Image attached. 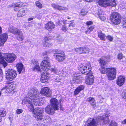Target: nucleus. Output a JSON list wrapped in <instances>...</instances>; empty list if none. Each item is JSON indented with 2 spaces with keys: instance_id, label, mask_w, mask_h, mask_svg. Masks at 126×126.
Wrapping results in <instances>:
<instances>
[{
  "instance_id": "nucleus-1",
  "label": "nucleus",
  "mask_w": 126,
  "mask_h": 126,
  "mask_svg": "<svg viewBox=\"0 0 126 126\" xmlns=\"http://www.w3.org/2000/svg\"><path fill=\"white\" fill-rule=\"evenodd\" d=\"M39 97L37 92L33 89L30 90L28 93V96L25 97L22 100V102L24 104H27V106L30 110L33 108V105L40 106L41 105Z\"/></svg>"
},
{
  "instance_id": "nucleus-2",
  "label": "nucleus",
  "mask_w": 126,
  "mask_h": 126,
  "mask_svg": "<svg viewBox=\"0 0 126 126\" xmlns=\"http://www.w3.org/2000/svg\"><path fill=\"white\" fill-rule=\"evenodd\" d=\"M79 70H81L82 74L88 75V77L86 78L85 83L88 85L92 84L94 82V79L93 74L91 71V66L89 63L87 65H83L82 64H80L79 68Z\"/></svg>"
},
{
  "instance_id": "nucleus-3",
  "label": "nucleus",
  "mask_w": 126,
  "mask_h": 126,
  "mask_svg": "<svg viewBox=\"0 0 126 126\" xmlns=\"http://www.w3.org/2000/svg\"><path fill=\"white\" fill-rule=\"evenodd\" d=\"M100 71L101 74H107L108 79L109 80H112L116 78V70L113 68H107L101 66L100 68Z\"/></svg>"
},
{
  "instance_id": "nucleus-4",
  "label": "nucleus",
  "mask_w": 126,
  "mask_h": 126,
  "mask_svg": "<svg viewBox=\"0 0 126 126\" xmlns=\"http://www.w3.org/2000/svg\"><path fill=\"white\" fill-rule=\"evenodd\" d=\"M110 19L113 24L117 25L121 22V16L119 13L114 12L111 14Z\"/></svg>"
},
{
  "instance_id": "nucleus-5",
  "label": "nucleus",
  "mask_w": 126,
  "mask_h": 126,
  "mask_svg": "<svg viewBox=\"0 0 126 126\" xmlns=\"http://www.w3.org/2000/svg\"><path fill=\"white\" fill-rule=\"evenodd\" d=\"M54 56L56 60L59 62L64 61L66 59V55L64 52L57 50H55Z\"/></svg>"
},
{
  "instance_id": "nucleus-6",
  "label": "nucleus",
  "mask_w": 126,
  "mask_h": 126,
  "mask_svg": "<svg viewBox=\"0 0 126 126\" xmlns=\"http://www.w3.org/2000/svg\"><path fill=\"white\" fill-rule=\"evenodd\" d=\"M98 3L99 5L105 7H115L116 5L115 0H99Z\"/></svg>"
},
{
  "instance_id": "nucleus-7",
  "label": "nucleus",
  "mask_w": 126,
  "mask_h": 126,
  "mask_svg": "<svg viewBox=\"0 0 126 126\" xmlns=\"http://www.w3.org/2000/svg\"><path fill=\"white\" fill-rule=\"evenodd\" d=\"M50 66V63L48 57L47 56L45 57L44 60L42 61L41 64V69L43 70H47L48 69V67Z\"/></svg>"
},
{
  "instance_id": "nucleus-8",
  "label": "nucleus",
  "mask_w": 126,
  "mask_h": 126,
  "mask_svg": "<svg viewBox=\"0 0 126 126\" xmlns=\"http://www.w3.org/2000/svg\"><path fill=\"white\" fill-rule=\"evenodd\" d=\"M30 110L32 113L33 116L36 119L38 120H41L44 115L41 110L36 109H34L33 108Z\"/></svg>"
},
{
  "instance_id": "nucleus-9",
  "label": "nucleus",
  "mask_w": 126,
  "mask_h": 126,
  "mask_svg": "<svg viewBox=\"0 0 126 126\" xmlns=\"http://www.w3.org/2000/svg\"><path fill=\"white\" fill-rule=\"evenodd\" d=\"M16 75L17 72L13 69L9 70L6 72L5 77L9 80H12L16 77Z\"/></svg>"
},
{
  "instance_id": "nucleus-10",
  "label": "nucleus",
  "mask_w": 126,
  "mask_h": 126,
  "mask_svg": "<svg viewBox=\"0 0 126 126\" xmlns=\"http://www.w3.org/2000/svg\"><path fill=\"white\" fill-rule=\"evenodd\" d=\"M4 59H5L8 63H12L16 58V55L11 53H5L4 57L3 56Z\"/></svg>"
},
{
  "instance_id": "nucleus-11",
  "label": "nucleus",
  "mask_w": 126,
  "mask_h": 126,
  "mask_svg": "<svg viewBox=\"0 0 126 126\" xmlns=\"http://www.w3.org/2000/svg\"><path fill=\"white\" fill-rule=\"evenodd\" d=\"M108 116H98L97 117V120L98 122H100V125H102L109 123L110 120L108 117Z\"/></svg>"
},
{
  "instance_id": "nucleus-12",
  "label": "nucleus",
  "mask_w": 126,
  "mask_h": 126,
  "mask_svg": "<svg viewBox=\"0 0 126 126\" xmlns=\"http://www.w3.org/2000/svg\"><path fill=\"white\" fill-rule=\"evenodd\" d=\"M87 126H97L100 125V122H98L97 120V117L96 119L94 118H90L87 121Z\"/></svg>"
},
{
  "instance_id": "nucleus-13",
  "label": "nucleus",
  "mask_w": 126,
  "mask_h": 126,
  "mask_svg": "<svg viewBox=\"0 0 126 126\" xmlns=\"http://www.w3.org/2000/svg\"><path fill=\"white\" fill-rule=\"evenodd\" d=\"M41 94L47 97H49L51 95V92L48 87H45L41 91Z\"/></svg>"
},
{
  "instance_id": "nucleus-14",
  "label": "nucleus",
  "mask_w": 126,
  "mask_h": 126,
  "mask_svg": "<svg viewBox=\"0 0 126 126\" xmlns=\"http://www.w3.org/2000/svg\"><path fill=\"white\" fill-rule=\"evenodd\" d=\"M56 110L55 108H54L51 105H49L47 106L45 108V111L46 113L50 115H53L54 112Z\"/></svg>"
},
{
  "instance_id": "nucleus-15",
  "label": "nucleus",
  "mask_w": 126,
  "mask_h": 126,
  "mask_svg": "<svg viewBox=\"0 0 126 126\" xmlns=\"http://www.w3.org/2000/svg\"><path fill=\"white\" fill-rule=\"evenodd\" d=\"M49 73L47 71H44L41 75V81L42 82L46 83L48 79Z\"/></svg>"
},
{
  "instance_id": "nucleus-16",
  "label": "nucleus",
  "mask_w": 126,
  "mask_h": 126,
  "mask_svg": "<svg viewBox=\"0 0 126 126\" xmlns=\"http://www.w3.org/2000/svg\"><path fill=\"white\" fill-rule=\"evenodd\" d=\"M8 38V35L6 33H4L0 35V46L3 45L6 42Z\"/></svg>"
},
{
  "instance_id": "nucleus-17",
  "label": "nucleus",
  "mask_w": 126,
  "mask_h": 126,
  "mask_svg": "<svg viewBox=\"0 0 126 126\" xmlns=\"http://www.w3.org/2000/svg\"><path fill=\"white\" fill-rule=\"evenodd\" d=\"M125 81V78L124 77L120 76L116 80V83L120 86H122Z\"/></svg>"
},
{
  "instance_id": "nucleus-18",
  "label": "nucleus",
  "mask_w": 126,
  "mask_h": 126,
  "mask_svg": "<svg viewBox=\"0 0 126 126\" xmlns=\"http://www.w3.org/2000/svg\"><path fill=\"white\" fill-rule=\"evenodd\" d=\"M51 105L55 108L56 110H59V103L58 100L55 98L52 99L50 100Z\"/></svg>"
},
{
  "instance_id": "nucleus-19",
  "label": "nucleus",
  "mask_w": 126,
  "mask_h": 126,
  "mask_svg": "<svg viewBox=\"0 0 126 126\" xmlns=\"http://www.w3.org/2000/svg\"><path fill=\"white\" fill-rule=\"evenodd\" d=\"M55 25L51 21L48 22L45 26V28L49 31H50L54 28Z\"/></svg>"
},
{
  "instance_id": "nucleus-20",
  "label": "nucleus",
  "mask_w": 126,
  "mask_h": 126,
  "mask_svg": "<svg viewBox=\"0 0 126 126\" xmlns=\"http://www.w3.org/2000/svg\"><path fill=\"white\" fill-rule=\"evenodd\" d=\"M31 63L32 64L35 65L33 68L32 70L39 71L40 70V68L38 65L37 61L35 60H32L31 61Z\"/></svg>"
},
{
  "instance_id": "nucleus-21",
  "label": "nucleus",
  "mask_w": 126,
  "mask_h": 126,
  "mask_svg": "<svg viewBox=\"0 0 126 126\" xmlns=\"http://www.w3.org/2000/svg\"><path fill=\"white\" fill-rule=\"evenodd\" d=\"M9 31L10 32L15 35L18 34L19 33H20L21 32L20 30L18 29L17 28H14L12 27L9 28Z\"/></svg>"
},
{
  "instance_id": "nucleus-22",
  "label": "nucleus",
  "mask_w": 126,
  "mask_h": 126,
  "mask_svg": "<svg viewBox=\"0 0 126 126\" xmlns=\"http://www.w3.org/2000/svg\"><path fill=\"white\" fill-rule=\"evenodd\" d=\"M16 67L19 74H20L21 72H24L25 69L21 63H20L17 64L16 65Z\"/></svg>"
},
{
  "instance_id": "nucleus-23",
  "label": "nucleus",
  "mask_w": 126,
  "mask_h": 126,
  "mask_svg": "<svg viewBox=\"0 0 126 126\" xmlns=\"http://www.w3.org/2000/svg\"><path fill=\"white\" fill-rule=\"evenodd\" d=\"M84 88V86L83 85H80L75 90L74 94L75 95H76L78 94L80 91L83 90Z\"/></svg>"
},
{
  "instance_id": "nucleus-24",
  "label": "nucleus",
  "mask_w": 126,
  "mask_h": 126,
  "mask_svg": "<svg viewBox=\"0 0 126 126\" xmlns=\"http://www.w3.org/2000/svg\"><path fill=\"white\" fill-rule=\"evenodd\" d=\"M74 83H79L83 79V78L81 76H74L73 78Z\"/></svg>"
},
{
  "instance_id": "nucleus-25",
  "label": "nucleus",
  "mask_w": 126,
  "mask_h": 126,
  "mask_svg": "<svg viewBox=\"0 0 126 126\" xmlns=\"http://www.w3.org/2000/svg\"><path fill=\"white\" fill-rule=\"evenodd\" d=\"M51 6L54 9H57L59 10H67V8L66 7L60 6L55 4H52Z\"/></svg>"
},
{
  "instance_id": "nucleus-26",
  "label": "nucleus",
  "mask_w": 126,
  "mask_h": 126,
  "mask_svg": "<svg viewBox=\"0 0 126 126\" xmlns=\"http://www.w3.org/2000/svg\"><path fill=\"white\" fill-rule=\"evenodd\" d=\"M41 121H43L44 123H47L51 121V119L48 116L45 115H43Z\"/></svg>"
},
{
  "instance_id": "nucleus-27",
  "label": "nucleus",
  "mask_w": 126,
  "mask_h": 126,
  "mask_svg": "<svg viewBox=\"0 0 126 126\" xmlns=\"http://www.w3.org/2000/svg\"><path fill=\"white\" fill-rule=\"evenodd\" d=\"M87 101L90 102V104L94 108L96 106V103L94 99L92 97H90L88 98Z\"/></svg>"
},
{
  "instance_id": "nucleus-28",
  "label": "nucleus",
  "mask_w": 126,
  "mask_h": 126,
  "mask_svg": "<svg viewBox=\"0 0 126 126\" xmlns=\"http://www.w3.org/2000/svg\"><path fill=\"white\" fill-rule=\"evenodd\" d=\"M98 36L102 40L105 41L106 37L105 35L102 33V31L100 30L98 31Z\"/></svg>"
},
{
  "instance_id": "nucleus-29",
  "label": "nucleus",
  "mask_w": 126,
  "mask_h": 126,
  "mask_svg": "<svg viewBox=\"0 0 126 126\" xmlns=\"http://www.w3.org/2000/svg\"><path fill=\"white\" fill-rule=\"evenodd\" d=\"M25 9L23 8H22L20 9L18 13L17 16L18 17H20L23 16L25 14Z\"/></svg>"
},
{
  "instance_id": "nucleus-30",
  "label": "nucleus",
  "mask_w": 126,
  "mask_h": 126,
  "mask_svg": "<svg viewBox=\"0 0 126 126\" xmlns=\"http://www.w3.org/2000/svg\"><path fill=\"white\" fill-rule=\"evenodd\" d=\"M74 50L77 53L80 54H83V47L76 48L74 49Z\"/></svg>"
},
{
  "instance_id": "nucleus-31",
  "label": "nucleus",
  "mask_w": 126,
  "mask_h": 126,
  "mask_svg": "<svg viewBox=\"0 0 126 126\" xmlns=\"http://www.w3.org/2000/svg\"><path fill=\"white\" fill-rule=\"evenodd\" d=\"M95 27L94 26H88V29L85 32V33L86 34H88L92 31L93 29Z\"/></svg>"
},
{
  "instance_id": "nucleus-32",
  "label": "nucleus",
  "mask_w": 126,
  "mask_h": 126,
  "mask_svg": "<svg viewBox=\"0 0 126 126\" xmlns=\"http://www.w3.org/2000/svg\"><path fill=\"white\" fill-rule=\"evenodd\" d=\"M104 57H102L99 60V62L101 64V66H103L106 64V62H107L106 61L104 60V59H105Z\"/></svg>"
},
{
  "instance_id": "nucleus-33",
  "label": "nucleus",
  "mask_w": 126,
  "mask_h": 126,
  "mask_svg": "<svg viewBox=\"0 0 126 126\" xmlns=\"http://www.w3.org/2000/svg\"><path fill=\"white\" fill-rule=\"evenodd\" d=\"M83 54H87L89 53L90 51V49L87 47H83Z\"/></svg>"
},
{
  "instance_id": "nucleus-34",
  "label": "nucleus",
  "mask_w": 126,
  "mask_h": 126,
  "mask_svg": "<svg viewBox=\"0 0 126 126\" xmlns=\"http://www.w3.org/2000/svg\"><path fill=\"white\" fill-rule=\"evenodd\" d=\"M21 5L20 4L17 3L15 5L14 7V10L16 11H18L20 10Z\"/></svg>"
},
{
  "instance_id": "nucleus-35",
  "label": "nucleus",
  "mask_w": 126,
  "mask_h": 126,
  "mask_svg": "<svg viewBox=\"0 0 126 126\" xmlns=\"http://www.w3.org/2000/svg\"><path fill=\"white\" fill-rule=\"evenodd\" d=\"M16 38L20 41H22L23 40V37L22 32L20 33H19L18 34L17 36L16 37Z\"/></svg>"
},
{
  "instance_id": "nucleus-36",
  "label": "nucleus",
  "mask_w": 126,
  "mask_h": 126,
  "mask_svg": "<svg viewBox=\"0 0 126 126\" xmlns=\"http://www.w3.org/2000/svg\"><path fill=\"white\" fill-rule=\"evenodd\" d=\"M88 13V12L84 9H82L80 13V15L82 16H83L86 15Z\"/></svg>"
},
{
  "instance_id": "nucleus-37",
  "label": "nucleus",
  "mask_w": 126,
  "mask_h": 126,
  "mask_svg": "<svg viewBox=\"0 0 126 126\" xmlns=\"http://www.w3.org/2000/svg\"><path fill=\"white\" fill-rule=\"evenodd\" d=\"M56 40L59 43H61L63 41V38L61 36H58L56 37Z\"/></svg>"
},
{
  "instance_id": "nucleus-38",
  "label": "nucleus",
  "mask_w": 126,
  "mask_h": 126,
  "mask_svg": "<svg viewBox=\"0 0 126 126\" xmlns=\"http://www.w3.org/2000/svg\"><path fill=\"white\" fill-rule=\"evenodd\" d=\"M6 113L5 110L2 109L0 110V115L2 117H4L6 114Z\"/></svg>"
},
{
  "instance_id": "nucleus-39",
  "label": "nucleus",
  "mask_w": 126,
  "mask_h": 126,
  "mask_svg": "<svg viewBox=\"0 0 126 126\" xmlns=\"http://www.w3.org/2000/svg\"><path fill=\"white\" fill-rule=\"evenodd\" d=\"M44 46L45 47H49L51 46V44L49 43L48 41H44L43 42Z\"/></svg>"
},
{
  "instance_id": "nucleus-40",
  "label": "nucleus",
  "mask_w": 126,
  "mask_h": 126,
  "mask_svg": "<svg viewBox=\"0 0 126 126\" xmlns=\"http://www.w3.org/2000/svg\"><path fill=\"white\" fill-rule=\"evenodd\" d=\"M36 5L39 8H41L42 7V4L39 1H37L35 2Z\"/></svg>"
},
{
  "instance_id": "nucleus-41",
  "label": "nucleus",
  "mask_w": 126,
  "mask_h": 126,
  "mask_svg": "<svg viewBox=\"0 0 126 126\" xmlns=\"http://www.w3.org/2000/svg\"><path fill=\"white\" fill-rule=\"evenodd\" d=\"M109 126H117L116 122L113 121H112Z\"/></svg>"
},
{
  "instance_id": "nucleus-42",
  "label": "nucleus",
  "mask_w": 126,
  "mask_h": 126,
  "mask_svg": "<svg viewBox=\"0 0 126 126\" xmlns=\"http://www.w3.org/2000/svg\"><path fill=\"white\" fill-rule=\"evenodd\" d=\"M71 22L70 23L69 25V27H70L72 26V27H74L75 26V24L73 21H70Z\"/></svg>"
},
{
  "instance_id": "nucleus-43",
  "label": "nucleus",
  "mask_w": 126,
  "mask_h": 126,
  "mask_svg": "<svg viewBox=\"0 0 126 126\" xmlns=\"http://www.w3.org/2000/svg\"><path fill=\"white\" fill-rule=\"evenodd\" d=\"M51 71L55 73H56L58 71L57 69L55 68H51L50 69Z\"/></svg>"
},
{
  "instance_id": "nucleus-44",
  "label": "nucleus",
  "mask_w": 126,
  "mask_h": 126,
  "mask_svg": "<svg viewBox=\"0 0 126 126\" xmlns=\"http://www.w3.org/2000/svg\"><path fill=\"white\" fill-rule=\"evenodd\" d=\"M62 30L63 31L65 32L67 31V29L65 25H64L63 26Z\"/></svg>"
},
{
  "instance_id": "nucleus-45",
  "label": "nucleus",
  "mask_w": 126,
  "mask_h": 126,
  "mask_svg": "<svg viewBox=\"0 0 126 126\" xmlns=\"http://www.w3.org/2000/svg\"><path fill=\"white\" fill-rule=\"evenodd\" d=\"M23 112V110L20 109H18L16 110V113L17 114H20L22 113Z\"/></svg>"
},
{
  "instance_id": "nucleus-46",
  "label": "nucleus",
  "mask_w": 126,
  "mask_h": 126,
  "mask_svg": "<svg viewBox=\"0 0 126 126\" xmlns=\"http://www.w3.org/2000/svg\"><path fill=\"white\" fill-rule=\"evenodd\" d=\"M122 96L123 97L126 99V91H124L122 94Z\"/></svg>"
},
{
  "instance_id": "nucleus-47",
  "label": "nucleus",
  "mask_w": 126,
  "mask_h": 126,
  "mask_svg": "<svg viewBox=\"0 0 126 126\" xmlns=\"http://www.w3.org/2000/svg\"><path fill=\"white\" fill-rule=\"evenodd\" d=\"M122 24L123 27L126 28V20H124L122 22Z\"/></svg>"
},
{
  "instance_id": "nucleus-48",
  "label": "nucleus",
  "mask_w": 126,
  "mask_h": 126,
  "mask_svg": "<svg viewBox=\"0 0 126 126\" xmlns=\"http://www.w3.org/2000/svg\"><path fill=\"white\" fill-rule=\"evenodd\" d=\"M123 57V55L122 53H119L117 56L118 58L119 59H122Z\"/></svg>"
},
{
  "instance_id": "nucleus-49",
  "label": "nucleus",
  "mask_w": 126,
  "mask_h": 126,
  "mask_svg": "<svg viewBox=\"0 0 126 126\" xmlns=\"http://www.w3.org/2000/svg\"><path fill=\"white\" fill-rule=\"evenodd\" d=\"M99 17L100 19L102 21H104L106 19V18L104 16V15H100V16Z\"/></svg>"
},
{
  "instance_id": "nucleus-50",
  "label": "nucleus",
  "mask_w": 126,
  "mask_h": 126,
  "mask_svg": "<svg viewBox=\"0 0 126 126\" xmlns=\"http://www.w3.org/2000/svg\"><path fill=\"white\" fill-rule=\"evenodd\" d=\"M105 57L104 60L106 61L107 62L109 61L110 59V57L109 56H107L106 57Z\"/></svg>"
},
{
  "instance_id": "nucleus-51",
  "label": "nucleus",
  "mask_w": 126,
  "mask_h": 126,
  "mask_svg": "<svg viewBox=\"0 0 126 126\" xmlns=\"http://www.w3.org/2000/svg\"><path fill=\"white\" fill-rule=\"evenodd\" d=\"M104 13L101 10H99L98 11V15L99 16L100 15H103Z\"/></svg>"
},
{
  "instance_id": "nucleus-52",
  "label": "nucleus",
  "mask_w": 126,
  "mask_h": 126,
  "mask_svg": "<svg viewBox=\"0 0 126 126\" xmlns=\"http://www.w3.org/2000/svg\"><path fill=\"white\" fill-rule=\"evenodd\" d=\"M106 37L108 40L110 41H111L113 40V38L112 36L109 35L108 36H107Z\"/></svg>"
},
{
  "instance_id": "nucleus-53",
  "label": "nucleus",
  "mask_w": 126,
  "mask_h": 126,
  "mask_svg": "<svg viewBox=\"0 0 126 126\" xmlns=\"http://www.w3.org/2000/svg\"><path fill=\"white\" fill-rule=\"evenodd\" d=\"M61 79L59 78L57 76L55 79V81L56 82H60V81Z\"/></svg>"
},
{
  "instance_id": "nucleus-54",
  "label": "nucleus",
  "mask_w": 126,
  "mask_h": 126,
  "mask_svg": "<svg viewBox=\"0 0 126 126\" xmlns=\"http://www.w3.org/2000/svg\"><path fill=\"white\" fill-rule=\"evenodd\" d=\"M93 23L92 22L90 21H88L86 22V24L87 25H90L93 24Z\"/></svg>"
},
{
  "instance_id": "nucleus-55",
  "label": "nucleus",
  "mask_w": 126,
  "mask_h": 126,
  "mask_svg": "<svg viewBox=\"0 0 126 126\" xmlns=\"http://www.w3.org/2000/svg\"><path fill=\"white\" fill-rule=\"evenodd\" d=\"M50 53L49 51H47L44 52L43 53V55H47Z\"/></svg>"
},
{
  "instance_id": "nucleus-56",
  "label": "nucleus",
  "mask_w": 126,
  "mask_h": 126,
  "mask_svg": "<svg viewBox=\"0 0 126 126\" xmlns=\"http://www.w3.org/2000/svg\"><path fill=\"white\" fill-rule=\"evenodd\" d=\"M45 40L44 41H49L50 40V38L48 37L47 36H46L45 37Z\"/></svg>"
},
{
  "instance_id": "nucleus-57",
  "label": "nucleus",
  "mask_w": 126,
  "mask_h": 126,
  "mask_svg": "<svg viewBox=\"0 0 126 126\" xmlns=\"http://www.w3.org/2000/svg\"><path fill=\"white\" fill-rule=\"evenodd\" d=\"M56 22L58 25H60L61 24V23L60 22V21L59 20H58Z\"/></svg>"
},
{
  "instance_id": "nucleus-58",
  "label": "nucleus",
  "mask_w": 126,
  "mask_h": 126,
  "mask_svg": "<svg viewBox=\"0 0 126 126\" xmlns=\"http://www.w3.org/2000/svg\"><path fill=\"white\" fill-rule=\"evenodd\" d=\"M0 75L3 76V74L2 72V70L0 68Z\"/></svg>"
},
{
  "instance_id": "nucleus-59",
  "label": "nucleus",
  "mask_w": 126,
  "mask_h": 126,
  "mask_svg": "<svg viewBox=\"0 0 126 126\" xmlns=\"http://www.w3.org/2000/svg\"><path fill=\"white\" fill-rule=\"evenodd\" d=\"M3 78V76L0 75V82L2 80Z\"/></svg>"
},
{
  "instance_id": "nucleus-60",
  "label": "nucleus",
  "mask_w": 126,
  "mask_h": 126,
  "mask_svg": "<svg viewBox=\"0 0 126 126\" xmlns=\"http://www.w3.org/2000/svg\"><path fill=\"white\" fill-rule=\"evenodd\" d=\"M85 1L88 2H92L93 0H84Z\"/></svg>"
},
{
  "instance_id": "nucleus-61",
  "label": "nucleus",
  "mask_w": 126,
  "mask_h": 126,
  "mask_svg": "<svg viewBox=\"0 0 126 126\" xmlns=\"http://www.w3.org/2000/svg\"><path fill=\"white\" fill-rule=\"evenodd\" d=\"M7 88V86H6V87H4L3 88V89H2L1 90V91H2L3 90H5V89H6Z\"/></svg>"
},
{
  "instance_id": "nucleus-62",
  "label": "nucleus",
  "mask_w": 126,
  "mask_h": 126,
  "mask_svg": "<svg viewBox=\"0 0 126 126\" xmlns=\"http://www.w3.org/2000/svg\"><path fill=\"white\" fill-rule=\"evenodd\" d=\"M34 126H41L40 124H34Z\"/></svg>"
},
{
  "instance_id": "nucleus-63",
  "label": "nucleus",
  "mask_w": 126,
  "mask_h": 126,
  "mask_svg": "<svg viewBox=\"0 0 126 126\" xmlns=\"http://www.w3.org/2000/svg\"><path fill=\"white\" fill-rule=\"evenodd\" d=\"M103 98H101V99L100 100V103H102L103 102Z\"/></svg>"
},
{
  "instance_id": "nucleus-64",
  "label": "nucleus",
  "mask_w": 126,
  "mask_h": 126,
  "mask_svg": "<svg viewBox=\"0 0 126 126\" xmlns=\"http://www.w3.org/2000/svg\"><path fill=\"white\" fill-rule=\"evenodd\" d=\"M33 18H29L28 19V20L29 21H30L32 20L33 19Z\"/></svg>"
}]
</instances>
